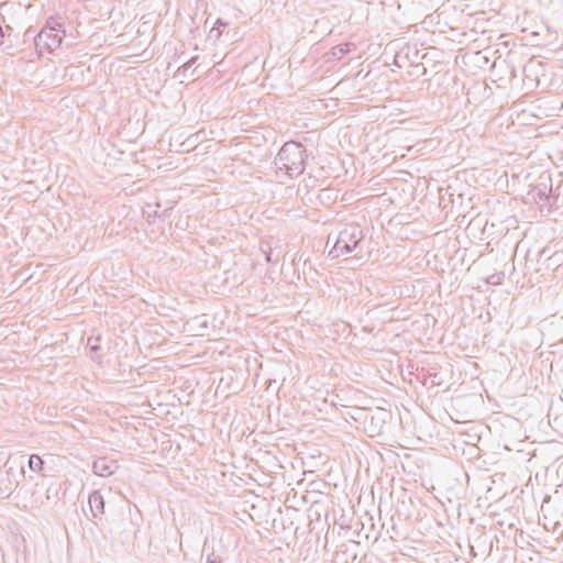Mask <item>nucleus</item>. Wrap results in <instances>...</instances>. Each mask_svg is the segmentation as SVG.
<instances>
[{"instance_id": "obj_1", "label": "nucleus", "mask_w": 563, "mask_h": 563, "mask_svg": "<svg viewBox=\"0 0 563 563\" xmlns=\"http://www.w3.org/2000/svg\"><path fill=\"white\" fill-rule=\"evenodd\" d=\"M307 157V150L300 142L288 141L279 148L274 164L277 169L284 170L287 176L295 178L303 174Z\"/></svg>"}, {"instance_id": "obj_2", "label": "nucleus", "mask_w": 563, "mask_h": 563, "mask_svg": "<svg viewBox=\"0 0 563 563\" xmlns=\"http://www.w3.org/2000/svg\"><path fill=\"white\" fill-rule=\"evenodd\" d=\"M363 239L364 232L360 225H346L339 232L334 245L328 255L331 258H338L354 253L353 257L361 258L363 257V249L361 246Z\"/></svg>"}, {"instance_id": "obj_3", "label": "nucleus", "mask_w": 563, "mask_h": 563, "mask_svg": "<svg viewBox=\"0 0 563 563\" xmlns=\"http://www.w3.org/2000/svg\"><path fill=\"white\" fill-rule=\"evenodd\" d=\"M64 36L65 30L63 29V23L54 16H49L42 30L35 35L34 44L40 53H42L43 49L53 52L60 46Z\"/></svg>"}, {"instance_id": "obj_4", "label": "nucleus", "mask_w": 563, "mask_h": 563, "mask_svg": "<svg viewBox=\"0 0 563 563\" xmlns=\"http://www.w3.org/2000/svg\"><path fill=\"white\" fill-rule=\"evenodd\" d=\"M528 198L540 206V208L550 209L556 201L559 196L552 192V180L550 175H541L539 183L528 191Z\"/></svg>"}, {"instance_id": "obj_5", "label": "nucleus", "mask_w": 563, "mask_h": 563, "mask_svg": "<svg viewBox=\"0 0 563 563\" xmlns=\"http://www.w3.org/2000/svg\"><path fill=\"white\" fill-rule=\"evenodd\" d=\"M549 63L530 58L523 66V82L530 88H539L540 77L548 70Z\"/></svg>"}, {"instance_id": "obj_6", "label": "nucleus", "mask_w": 563, "mask_h": 563, "mask_svg": "<svg viewBox=\"0 0 563 563\" xmlns=\"http://www.w3.org/2000/svg\"><path fill=\"white\" fill-rule=\"evenodd\" d=\"M119 465L117 461L109 460L107 457H100L92 463V472L101 477H107L112 475Z\"/></svg>"}, {"instance_id": "obj_7", "label": "nucleus", "mask_w": 563, "mask_h": 563, "mask_svg": "<svg viewBox=\"0 0 563 563\" xmlns=\"http://www.w3.org/2000/svg\"><path fill=\"white\" fill-rule=\"evenodd\" d=\"M89 508L93 519H101L104 514V499L99 490H92L88 497Z\"/></svg>"}, {"instance_id": "obj_8", "label": "nucleus", "mask_w": 563, "mask_h": 563, "mask_svg": "<svg viewBox=\"0 0 563 563\" xmlns=\"http://www.w3.org/2000/svg\"><path fill=\"white\" fill-rule=\"evenodd\" d=\"M540 258H544L548 262V268H558L563 261V251H552L551 246H544L540 253Z\"/></svg>"}, {"instance_id": "obj_9", "label": "nucleus", "mask_w": 563, "mask_h": 563, "mask_svg": "<svg viewBox=\"0 0 563 563\" xmlns=\"http://www.w3.org/2000/svg\"><path fill=\"white\" fill-rule=\"evenodd\" d=\"M352 46H353V44H351V43L339 44L331 48L330 55L334 59H341L342 57H344L346 54H349L351 52Z\"/></svg>"}, {"instance_id": "obj_10", "label": "nucleus", "mask_w": 563, "mask_h": 563, "mask_svg": "<svg viewBox=\"0 0 563 563\" xmlns=\"http://www.w3.org/2000/svg\"><path fill=\"white\" fill-rule=\"evenodd\" d=\"M27 466L33 472H41L44 466V461L42 460V457L40 455L32 454L29 457Z\"/></svg>"}, {"instance_id": "obj_11", "label": "nucleus", "mask_w": 563, "mask_h": 563, "mask_svg": "<svg viewBox=\"0 0 563 563\" xmlns=\"http://www.w3.org/2000/svg\"><path fill=\"white\" fill-rule=\"evenodd\" d=\"M551 66L550 64L548 65V70L547 71H543V76L540 77V85H539V88H541L542 90H548L551 86V80H552V71H551Z\"/></svg>"}, {"instance_id": "obj_12", "label": "nucleus", "mask_w": 563, "mask_h": 563, "mask_svg": "<svg viewBox=\"0 0 563 563\" xmlns=\"http://www.w3.org/2000/svg\"><path fill=\"white\" fill-rule=\"evenodd\" d=\"M228 25L227 22H223L221 19H218L214 23L213 27L210 31V34L218 38L222 34V30Z\"/></svg>"}, {"instance_id": "obj_13", "label": "nucleus", "mask_w": 563, "mask_h": 563, "mask_svg": "<svg viewBox=\"0 0 563 563\" xmlns=\"http://www.w3.org/2000/svg\"><path fill=\"white\" fill-rule=\"evenodd\" d=\"M170 209H164L162 212H158V210H154L153 212L150 210H145L144 213H146L147 219L151 218H167L168 212Z\"/></svg>"}, {"instance_id": "obj_14", "label": "nucleus", "mask_w": 563, "mask_h": 563, "mask_svg": "<svg viewBox=\"0 0 563 563\" xmlns=\"http://www.w3.org/2000/svg\"><path fill=\"white\" fill-rule=\"evenodd\" d=\"M100 339H101L100 335H98L96 338L91 336V338L88 339V346L90 347V350L92 352H97V351L100 350V345L98 344Z\"/></svg>"}, {"instance_id": "obj_15", "label": "nucleus", "mask_w": 563, "mask_h": 563, "mask_svg": "<svg viewBox=\"0 0 563 563\" xmlns=\"http://www.w3.org/2000/svg\"><path fill=\"white\" fill-rule=\"evenodd\" d=\"M198 59V56H192L190 57L187 62H185L179 68H178V71H187L195 63L196 60Z\"/></svg>"}, {"instance_id": "obj_16", "label": "nucleus", "mask_w": 563, "mask_h": 563, "mask_svg": "<svg viewBox=\"0 0 563 563\" xmlns=\"http://www.w3.org/2000/svg\"><path fill=\"white\" fill-rule=\"evenodd\" d=\"M206 563H222V560L219 555L211 553L207 556Z\"/></svg>"}, {"instance_id": "obj_17", "label": "nucleus", "mask_w": 563, "mask_h": 563, "mask_svg": "<svg viewBox=\"0 0 563 563\" xmlns=\"http://www.w3.org/2000/svg\"><path fill=\"white\" fill-rule=\"evenodd\" d=\"M503 277H504V274L493 275V276H490V278L487 282L489 284L497 285V284H500Z\"/></svg>"}, {"instance_id": "obj_18", "label": "nucleus", "mask_w": 563, "mask_h": 563, "mask_svg": "<svg viewBox=\"0 0 563 563\" xmlns=\"http://www.w3.org/2000/svg\"><path fill=\"white\" fill-rule=\"evenodd\" d=\"M265 260L267 263H274L277 262V258H273V252L269 250L268 252H265Z\"/></svg>"}]
</instances>
